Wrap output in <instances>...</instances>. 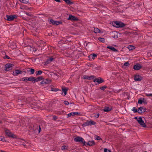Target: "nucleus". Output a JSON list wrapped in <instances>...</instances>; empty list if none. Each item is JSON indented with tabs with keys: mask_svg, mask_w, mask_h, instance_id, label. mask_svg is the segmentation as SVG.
I'll return each mask as SVG.
<instances>
[{
	"mask_svg": "<svg viewBox=\"0 0 152 152\" xmlns=\"http://www.w3.org/2000/svg\"><path fill=\"white\" fill-rule=\"evenodd\" d=\"M137 118V117H135L134 118V119H136V120H137V121H138V118Z\"/></svg>",
	"mask_w": 152,
	"mask_h": 152,
	"instance_id": "obj_52",
	"label": "nucleus"
},
{
	"mask_svg": "<svg viewBox=\"0 0 152 152\" xmlns=\"http://www.w3.org/2000/svg\"><path fill=\"white\" fill-rule=\"evenodd\" d=\"M7 58H8V59H9V58H8V57H7Z\"/></svg>",
	"mask_w": 152,
	"mask_h": 152,
	"instance_id": "obj_56",
	"label": "nucleus"
},
{
	"mask_svg": "<svg viewBox=\"0 0 152 152\" xmlns=\"http://www.w3.org/2000/svg\"><path fill=\"white\" fill-rule=\"evenodd\" d=\"M17 16L15 15H7L6 18L7 20L11 21L13 20Z\"/></svg>",
	"mask_w": 152,
	"mask_h": 152,
	"instance_id": "obj_7",
	"label": "nucleus"
},
{
	"mask_svg": "<svg viewBox=\"0 0 152 152\" xmlns=\"http://www.w3.org/2000/svg\"><path fill=\"white\" fill-rule=\"evenodd\" d=\"M142 67V66L141 65L137 64L134 65L133 66V69L136 70H138L140 69Z\"/></svg>",
	"mask_w": 152,
	"mask_h": 152,
	"instance_id": "obj_11",
	"label": "nucleus"
},
{
	"mask_svg": "<svg viewBox=\"0 0 152 152\" xmlns=\"http://www.w3.org/2000/svg\"><path fill=\"white\" fill-rule=\"evenodd\" d=\"M20 8L23 10H31V9H32L31 8L28 7L26 5H23V6H21L20 7Z\"/></svg>",
	"mask_w": 152,
	"mask_h": 152,
	"instance_id": "obj_14",
	"label": "nucleus"
},
{
	"mask_svg": "<svg viewBox=\"0 0 152 152\" xmlns=\"http://www.w3.org/2000/svg\"><path fill=\"white\" fill-rule=\"evenodd\" d=\"M97 57V55L94 53H93V54L90 55L89 56V58H92L93 60H94L95 59V58L96 57Z\"/></svg>",
	"mask_w": 152,
	"mask_h": 152,
	"instance_id": "obj_19",
	"label": "nucleus"
},
{
	"mask_svg": "<svg viewBox=\"0 0 152 152\" xmlns=\"http://www.w3.org/2000/svg\"><path fill=\"white\" fill-rule=\"evenodd\" d=\"M107 48L110 49L114 52H116L117 51V50L115 48L112 46H107Z\"/></svg>",
	"mask_w": 152,
	"mask_h": 152,
	"instance_id": "obj_21",
	"label": "nucleus"
},
{
	"mask_svg": "<svg viewBox=\"0 0 152 152\" xmlns=\"http://www.w3.org/2000/svg\"><path fill=\"white\" fill-rule=\"evenodd\" d=\"M5 132L6 134L9 137H11L13 138H15L17 137V136L13 134L8 129H5Z\"/></svg>",
	"mask_w": 152,
	"mask_h": 152,
	"instance_id": "obj_4",
	"label": "nucleus"
},
{
	"mask_svg": "<svg viewBox=\"0 0 152 152\" xmlns=\"http://www.w3.org/2000/svg\"><path fill=\"white\" fill-rule=\"evenodd\" d=\"M61 149L62 150H65L68 149V147L65 145H63L61 147Z\"/></svg>",
	"mask_w": 152,
	"mask_h": 152,
	"instance_id": "obj_27",
	"label": "nucleus"
},
{
	"mask_svg": "<svg viewBox=\"0 0 152 152\" xmlns=\"http://www.w3.org/2000/svg\"><path fill=\"white\" fill-rule=\"evenodd\" d=\"M53 60V58L52 57L49 58H48L46 61L45 62V64L47 65L51 63Z\"/></svg>",
	"mask_w": 152,
	"mask_h": 152,
	"instance_id": "obj_16",
	"label": "nucleus"
},
{
	"mask_svg": "<svg viewBox=\"0 0 152 152\" xmlns=\"http://www.w3.org/2000/svg\"><path fill=\"white\" fill-rule=\"evenodd\" d=\"M0 140L4 141V138L2 137H0Z\"/></svg>",
	"mask_w": 152,
	"mask_h": 152,
	"instance_id": "obj_48",
	"label": "nucleus"
},
{
	"mask_svg": "<svg viewBox=\"0 0 152 152\" xmlns=\"http://www.w3.org/2000/svg\"><path fill=\"white\" fill-rule=\"evenodd\" d=\"M24 13L26 14L27 15H28V16H31V15L29 13H28L26 12H24Z\"/></svg>",
	"mask_w": 152,
	"mask_h": 152,
	"instance_id": "obj_46",
	"label": "nucleus"
},
{
	"mask_svg": "<svg viewBox=\"0 0 152 152\" xmlns=\"http://www.w3.org/2000/svg\"><path fill=\"white\" fill-rule=\"evenodd\" d=\"M87 121L88 122V126L95 125L96 124V122L92 120Z\"/></svg>",
	"mask_w": 152,
	"mask_h": 152,
	"instance_id": "obj_18",
	"label": "nucleus"
},
{
	"mask_svg": "<svg viewBox=\"0 0 152 152\" xmlns=\"http://www.w3.org/2000/svg\"><path fill=\"white\" fill-rule=\"evenodd\" d=\"M12 65V64H6L5 65V70L7 71H8L11 69Z\"/></svg>",
	"mask_w": 152,
	"mask_h": 152,
	"instance_id": "obj_15",
	"label": "nucleus"
},
{
	"mask_svg": "<svg viewBox=\"0 0 152 152\" xmlns=\"http://www.w3.org/2000/svg\"><path fill=\"white\" fill-rule=\"evenodd\" d=\"M13 45V46H12L10 45V47L12 48H16V45H15V43L13 42L12 43Z\"/></svg>",
	"mask_w": 152,
	"mask_h": 152,
	"instance_id": "obj_36",
	"label": "nucleus"
},
{
	"mask_svg": "<svg viewBox=\"0 0 152 152\" xmlns=\"http://www.w3.org/2000/svg\"><path fill=\"white\" fill-rule=\"evenodd\" d=\"M104 152H111V151L107 148H105L104 149Z\"/></svg>",
	"mask_w": 152,
	"mask_h": 152,
	"instance_id": "obj_39",
	"label": "nucleus"
},
{
	"mask_svg": "<svg viewBox=\"0 0 152 152\" xmlns=\"http://www.w3.org/2000/svg\"><path fill=\"white\" fill-rule=\"evenodd\" d=\"M42 72L41 70H39V75H40L42 74Z\"/></svg>",
	"mask_w": 152,
	"mask_h": 152,
	"instance_id": "obj_47",
	"label": "nucleus"
},
{
	"mask_svg": "<svg viewBox=\"0 0 152 152\" xmlns=\"http://www.w3.org/2000/svg\"><path fill=\"white\" fill-rule=\"evenodd\" d=\"M93 115L95 118H97L99 117V113H94Z\"/></svg>",
	"mask_w": 152,
	"mask_h": 152,
	"instance_id": "obj_33",
	"label": "nucleus"
},
{
	"mask_svg": "<svg viewBox=\"0 0 152 152\" xmlns=\"http://www.w3.org/2000/svg\"><path fill=\"white\" fill-rule=\"evenodd\" d=\"M67 90L66 88H64L62 89V91L64 92V96L67 94Z\"/></svg>",
	"mask_w": 152,
	"mask_h": 152,
	"instance_id": "obj_29",
	"label": "nucleus"
},
{
	"mask_svg": "<svg viewBox=\"0 0 152 152\" xmlns=\"http://www.w3.org/2000/svg\"><path fill=\"white\" fill-rule=\"evenodd\" d=\"M95 139L97 140H101V138L99 136H96V137H95Z\"/></svg>",
	"mask_w": 152,
	"mask_h": 152,
	"instance_id": "obj_38",
	"label": "nucleus"
},
{
	"mask_svg": "<svg viewBox=\"0 0 152 152\" xmlns=\"http://www.w3.org/2000/svg\"><path fill=\"white\" fill-rule=\"evenodd\" d=\"M91 78H93L94 77L93 76L88 77V79L91 80Z\"/></svg>",
	"mask_w": 152,
	"mask_h": 152,
	"instance_id": "obj_50",
	"label": "nucleus"
},
{
	"mask_svg": "<svg viewBox=\"0 0 152 152\" xmlns=\"http://www.w3.org/2000/svg\"><path fill=\"white\" fill-rule=\"evenodd\" d=\"M50 82V80H48L47 79L43 80L40 83L41 85H44L45 84H47L49 83Z\"/></svg>",
	"mask_w": 152,
	"mask_h": 152,
	"instance_id": "obj_10",
	"label": "nucleus"
},
{
	"mask_svg": "<svg viewBox=\"0 0 152 152\" xmlns=\"http://www.w3.org/2000/svg\"><path fill=\"white\" fill-rule=\"evenodd\" d=\"M144 102L141 99H139L138 103L140 104H141L142 102Z\"/></svg>",
	"mask_w": 152,
	"mask_h": 152,
	"instance_id": "obj_31",
	"label": "nucleus"
},
{
	"mask_svg": "<svg viewBox=\"0 0 152 152\" xmlns=\"http://www.w3.org/2000/svg\"><path fill=\"white\" fill-rule=\"evenodd\" d=\"M86 145H88L89 146H91L94 145L95 144V142L93 140L89 141L87 143H86Z\"/></svg>",
	"mask_w": 152,
	"mask_h": 152,
	"instance_id": "obj_17",
	"label": "nucleus"
},
{
	"mask_svg": "<svg viewBox=\"0 0 152 152\" xmlns=\"http://www.w3.org/2000/svg\"><path fill=\"white\" fill-rule=\"evenodd\" d=\"M64 103L65 105H68L69 104V102L67 101H65L64 102Z\"/></svg>",
	"mask_w": 152,
	"mask_h": 152,
	"instance_id": "obj_43",
	"label": "nucleus"
},
{
	"mask_svg": "<svg viewBox=\"0 0 152 152\" xmlns=\"http://www.w3.org/2000/svg\"><path fill=\"white\" fill-rule=\"evenodd\" d=\"M98 39L100 41L102 42H105V40L104 38H101V37H99L98 38Z\"/></svg>",
	"mask_w": 152,
	"mask_h": 152,
	"instance_id": "obj_26",
	"label": "nucleus"
},
{
	"mask_svg": "<svg viewBox=\"0 0 152 152\" xmlns=\"http://www.w3.org/2000/svg\"><path fill=\"white\" fill-rule=\"evenodd\" d=\"M7 58H8V59H9V58H8V57H7Z\"/></svg>",
	"mask_w": 152,
	"mask_h": 152,
	"instance_id": "obj_55",
	"label": "nucleus"
},
{
	"mask_svg": "<svg viewBox=\"0 0 152 152\" xmlns=\"http://www.w3.org/2000/svg\"><path fill=\"white\" fill-rule=\"evenodd\" d=\"M113 26L117 28L122 27L125 26L124 23L121 22L115 21L113 23Z\"/></svg>",
	"mask_w": 152,
	"mask_h": 152,
	"instance_id": "obj_1",
	"label": "nucleus"
},
{
	"mask_svg": "<svg viewBox=\"0 0 152 152\" xmlns=\"http://www.w3.org/2000/svg\"><path fill=\"white\" fill-rule=\"evenodd\" d=\"M35 79V78L34 77H24L22 78L23 80L25 81H31L34 83L36 82L37 81V79Z\"/></svg>",
	"mask_w": 152,
	"mask_h": 152,
	"instance_id": "obj_3",
	"label": "nucleus"
},
{
	"mask_svg": "<svg viewBox=\"0 0 152 152\" xmlns=\"http://www.w3.org/2000/svg\"><path fill=\"white\" fill-rule=\"evenodd\" d=\"M138 122L139 124L142 127H145L146 126V124L142 120L141 117H140L138 118Z\"/></svg>",
	"mask_w": 152,
	"mask_h": 152,
	"instance_id": "obj_6",
	"label": "nucleus"
},
{
	"mask_svg": "<svg viewBox=\"0 0 152 152\" xmlns=\"http://www.w3.org/2000/svg\"><path fill=\"white\" fill-rule=\"evenodd\" d=\"M53 118L54 120H56L57 118V117L56 116H54L53 117Z\"/></svg>",
	"mask_w": 152,
	"mask_h": 152,
	"instance_id": "obj_49",
	"label": "nucleus"
},
{
	"mask_svg": "<svg viewBox=\"0 0 152 152\" xmlns=\"http://www.w3.org/2000/svg\"><path fill=\"white\" fill-rule=\"evenodd\" d=\"M67 118H68L69 117L75 115V113H74V112H72L67 114Z\"/></svg>",
	"mask_w": 152,
	"mask_h": 152,
	"instance_id": "obj_24",
	"label": "nucleus"
},
{
	"mask_svg": "<svg viewBox=\"0 0 152 152\" xmlns=\"http://www.w3.org/2000/svg\"><path fill=\"white\" fill-rule=\"evenodd\" d=\"M107 88V86H103L100 88V89L104 91L105 89Z\"/></svg>",
	"mask_w": 152,
	"mask_h": 152,
	"instance_id": "obj_35",
	"label": "nucleus"
},
{
	"mask_svg": "<svg viewBox=\"0 0 152 152\" xmlns=\"http://www.w3.org/2000/svg\"><path fill=\"white\" fill-rule=\"evenodd\" d=\"M41 131V129L40 126H39V133Z\"/></svg>",
	"mask_w": 152,
	"mask_h": 152,
	"instance_id": "obj_51",
	"label": "nucleus"
},
{
	"mask_svg": "<svg viewBox=\"0 0 152 152\" xmlns=\"http://www.w3.org/2000/svg\"><path fill=\"white\" fill-rule=\"evenodd\" d=\"M23 19H24V20H27V19H26L24 17H23Z\"/></svg>",
	"mask_w": 152,
	"mask_h": 152,
	"instance_id": "obj_53",
	"label": "nucleus"
},
{
	"mask_svg": "<svg viewBox=\"0 0 152 152\" xmlns=\"http://www.w3.org/2000/svg\"><path fill=\"white\" fill-rule=\"evenodd\" d=\"M67 4H71L72 2L69 0H64Z\"/></svg>",
	"mask_w": 152,
	"mask_h": 152,
	"instance_id": "obj_32",
	"label": "nucleus"
},
{
	"mask_svg": "<svg viewBox=\"0 0 152 152\" xmlns=\"http://www.w3.org/2000/svg\"><path fill=\"white\" fill-rule=\"evenodd\" d=\"M43 77L42 76H39V81H40L42 80Z\"/></svg>",
	"mask_w": 152,
	"mask_h": 152,
	"instance_id": "obj_41",
	"label": "nucleus"
},
{
	"mask_svg": "<svg viewBox=\"0 0 152 152\" xmlns=\"http://www.w3.org/2000/svg\"><path fill=\"white\" fill-rule=\"evenodd\" d=\"M37 75L38 74V72H37V73L36 74Z\"/></svg>",
	"mask_w": 152,
	"mask_h": 152,
	"instance_id": "obj_54",
	"label": "nucleus"
},
{
	"mask_svg": "<svg viewBox=\"0 0 152 152\" xmlns=\"http://www.w3.org/2000/svg\"><path fill=\"white\" fill-rule=\"evenodd\" d=\"M134 79L135 81H139L142 80V77L140 75L136 74L134 76Z\"/></svg>",
	"mask_w": 152,
	"mask_h": 152,
	"instance_id": "obj_9",
	"label": "nucleus"
},
{
	"mask_svg": "<svg viewBox=\"0 0 152 152\" xmlns=\"http://www.w3.org/2000/svg\"><path fill=\"white\" fill-rule=\"evenodd\" d=\"M143 109V107H140L137 110V112L139 113H141L142 112V110Z\"/></svg>",
	"mask_w": 152,
	"mask_h": 152,
	"instance_id": "obj_23",
	"label": "nucleus"
},
{
	"mask_svg": "<svg viewBox=\"0 0 152 152\" xmlns=\"http://www.w3.org/2000/svg\"><path fill=\"white\" fill-rule=\"evenodd\" d=\"M51 90L52 91H58V90L57 89H52Z\"/></svg>",
	"mask_w": 152,
	"mask_h": 152,
	"instance_id": "obj_44",
	"label": "nucleus"
},
{
	"mask_svg": "<svg viewBox=\"0 0 152 152\" xmlns=\"http://www.w3.org/2000/svg\"><path fill=\"white\" fill-rule=\"evenodd\" d=\"M82 126L84 127L86 126H88L87 121L86 122L83 123V124Z\"/></svg>",
	"mask_w": 152,
	"mask_h": 152,
	"instance_id": "obj_34",
	"label": "nucleus"
},
{
	"mask_svg": "<svg viewBox=\"0 0 152 152\" xmlns=\"http://www.w3.org/2000/svg\"><path fill=\"white\" fill-rule=\"evenodd\" d=\"M29 72H31V74H33L34 72V70L33 69H30V70L28 71Z\"/></svg>",
	"mask_w": 152,
	"mask_h": 152,
	"instance_id": "obj_28",
	"label": "nucleus"
},
{
	"mask_svg": "<svg viewBox=\"0 0 152 152\" xmlns=\"http://www.w3.org/2000/svg\"><path fill=\"white\" fill-rule=\"evenodd\" d=\"M49 23L52 24L54 25H58L59 24H61L62 22L61 21H56L52 19H50Z\"/></svg>",
	"mask_w": 152,
	"mask_h": 152,
	"instance_id": "obj_5",
	"label": "nucleus"
},
{
	"mask_svg": "<svg viewBox=\"0 0 152 152\" xmlns=\"http://www.w3.org/2000/svg\"><path fill=\"white\" fill-rule=\"evenodd\" d=\"M68 19L71 20H74L76 21H77L78 20L77 18H76L75 16H72L71 15H69V17L68 18Z\"/></svg>",
	"mask_w": 152,
	"mask_h": 152,
	"instance_id": "obj_12",
	"label": "nucleus"
},
{
	"mask_svg": "<svg viewBox=\"0 0 152 152\" xmlns=\"http://www.w3.org/2000/svg\"><path fill=\"white\" fill-rule=\"evenodd\" d=\"M21 71L19 70H16L13 72L14 75L16 76L19 74L21 73Z\"/></svg>",
	"mask_w": 152,
	"mask_h": 152,
	"instance_id": "obj_20",
	"label": "nucleus"
},
{
	"mask_svg": "<svg viewBox=\"0 0 152 152\" xmlns=\"http://www.w3.org/2000/svg\"><path fill=\"white\" fill-rule=\"evenodd\" d=\"M20 1L24 4H28L29 3V0H21Z\"/></svg>",
	"mask_w": 152,
	"mask_h": 152,
	"instance_id": "obj_25",
	"label": "nucleus"
},
{
	"mask_svg": "<svg viewBox=\"0 0 152 152\" xmlns=\"http://www.w3.org/2000/svg\"><path fill=\"white\" fill-rule=\"evenodd\" d=\"M112 109V107L111 106H105L104 107V109L103 110L105 112H109L111 111Z\"/></svg>",
	"mask_w": 152,
	"mask_h": 152,
	"instance_id": "obj_13",
	"label": "nucleus"
},
{
	"mask_svg": "<svg viewBox=\"0 0 152 152\" xmlns=\"http://www.w3.org/2000/svg\"><path fill=\"white\" fill-rule=\"evenodd\" d=\"M94 32L95 33H98L100 32V30L97 28H94Z\"/></svg>",
	"mask_w": 152,
	"mask_h": 152,
	"instance_id": "obj_22",
	"label": "nucleus"
},
{
	"mask_svg": "<svg viewBox=\"0 0 152 152\" xmlns=\"http://www.w3.org/2000/svg\"><path fill=\"white\" fill-rule=\"evenodd\" d=\"M74 140L76 142H79L82 143L84 145H86V142L84 139L81 137L77 136L74 139Z\"/></svg>",
	"mask_w": 152,
	"mask_h": 152,
	"instance_id": "obj_2",
	"label": "nucleus"
},
{
	"mask_svg": "<svg viewBox=\"0 0 152 152\" xmlns=\"http://www.w3.org/2000/svg\"><path fill=\"white\" fill-rule=\"evenodd\" d=\"M124 65L125 66H129V62H126L124 64Z\"/></svg>",
	"mask_w": 152,
	"mask_h": 152,
	"instance_id": "obj_37",
	"label": "nucleus"
},
{
	"mask_svg": "<svg viewBox=\"0 0 152 152\" xmlns=\"http://www.w3.org/2000/svg\"><path fill=\"white\" fill-rule=\"evenodd\" d=\"M74 113H75V115H80V113L79 112H74Z\"/></svg>",
	"mask_w": 152,
	"mask_h": 152,
	"instance_id": "obj_40",
	"label": "nucleus"
},
{
	"mask_svg": "<svg viewBox=\"0 0 152 152\" xmlns=\"http://www.w3.org/2000/svg\"><path fill=\"white\" fill-rule=\"evenodd\" d=\"M132 110L133 111L134 113H136L137 112V110L135 107H133L132 109Z\"/></svg>",
	"mask_w": 152,
	"mask_h": 152,
	"instance_id": "obj_30",
	"label": "nucleus"
},
{
	"mask_svg": "<svg viewBox=\"0 0 152 152\" xmlns=\"http://www.w3.org/2000/svg\"><path fill=\"white\" fill-rule=\"evenodd\" d=\"M83 78L84 79H88V77L87 75H84L83 76Z\"/></svg>",
	"mask_w": 152,
	"mask_h": 152,
	"instance_id": "obj_42",
	"label": "nucleus"
},
{
	"mask_svg": "<svg viewBox=\"0 0 152 152\" xmlns=\"http://www.w3.org/2000/svg\"><path fill=\"white\" fill-rule=\"evenodd\" d=\"M94 82H96V85H99L104 82V80L101 77L95 78L94 80Z\"/></svg>",
	"mask_w": 152,
	"mask_h": 152,
	"instance_id": "obj_8",
	"label": "nucleus"
},
{
	"mask_svg": "<svg viewBox=\"0 0 152 152\" xmlns=\"http://www.w3.org/2000/svg\"><path fill=\"white\" fill-rule=\"evenodd\" d=\"M146 95L147 96H152V94H146Z\"/></svg>",
	"mask_w": 152,
	"mask_h": 152,
	"instance_id": "obj_45",
	"label": "nucleus"
}]
</instances>
